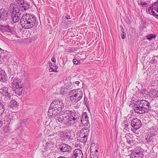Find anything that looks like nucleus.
Listing matches in <instances>:
<instances>
[{
	"label": "nucleus",
	"instance_id": "1",
	"mask_svg": "<svg viewBox=\"0 0 158 158\" xmlns=\"http://www.w3.org/2000/svg\"><path fill=\"white\" fill-rule=\"evenodd\" d=\"M35 16L31 13L23 14L20 20L21 25L25 29H29L35 25L36 22Z\"/></svg>",
	"mask_w": 158,
	"mask_h": 158
},
{
	"label": "nucleus",
	"instance_id": "2",
	"mask_svg": "<svg viewBox=\"0 0 158 158\" xmlns=\"http://www.w3.org/2000/svg\"><path fill=\"white\" fill-rule=\"evenodd\" d=\"M150 104V102L145 100H138L134 105V110L135 113L139 114L147 113L151 109Z\"/></svg>",
	"mask_w": 158,
	"mask_h": 158
},
{
	"label": "nucleus",
	"instance_id": "3",
	"mask_svg": "<svg viewBox=\"0 0 158 158\" xmlns=\"http://www.w3.org/2000/svg\"><path fill=\"white\" fill-rule=\"evenodd\" d=\"M62 101L55 100L51 104L48 111V115L50 117H54L61 111L64 107Z\"/></svg>",
	"mask_w": 158,
	"mask_h": 158
},
{
	"label": "nucleus",
	"instance_id": "4",
	"mask_svg": "<svg viewBox=\"0 0 158 158\" xmlns=\"http://www.w3.org/2000/svg\"><path fill=\"white\" fill-rule=\"evenodd\" d=\"M62 114L66 121V125L67 126L74 125L80 118V116L78 113L69 110H63L62 111Z\"/></svg>",
	"mask_w": 158,
	"mask_h": 158
},
{
	"label": "nucleus",
	"instance_id": "5",
	"mask_svg": "<svg viewBox=\"0 0 158 158\" xmlns=\"http://www.w3.org/2000/svg\"><path fill=\"white\" fill-rule=\"evenodd\" d=\"M10 75L9 79H11L12 83L13 86V91H15L16 95L20 96L23 94L22 89L23 85L21 84V82L19 81V79L17 78L14 72L10 73Z\"/></svg>",
	"mask_w": 158,
	"mask_h": 158
},
{
	"label": "nucleus",
	"instance_id": "6",
	"mask_svg": "<svg viewBox=\"0 0 158 158\" xmlns=\"http://www.w3.org/2000/svg\"><path fill=\"white\" fill-rule=\"evenodd\" d=\"M54 139H48L43 140L42 152H44L46 151L53 150L55 148L54 141Z\"/></svg>",
	"mask_w": 158,
	"mask_h": 158
},
{
	"label": "nucleus",
	"instance_id": "7",
	"mask_svg": "<svg viewBox=\"0 0 158 158\" xmlns=\"http://www.w3.org/2000/svg\"><path fill=\"white\" fill-rule=\"evenodd\" d=\"M143 152V149L140 147H136L132 150L130 158H143L144 155Z\"/></svg>",
	"mask_w": 158,
	"mask_h": 158
},
{
	"label": "nucleus",
	"instance_id": "8",
	"mask_svg": "<svg viewBox=\"0 0 158 158\" xmlns=\"http://www.w3.org/2000/svg\"><path fill=\"white\" fill-rule=\"evenodd\" d=\"M71 133L67 129L60 131L58 132V135L61 140L63 142L70 141L71 139Z\"/></svg>",
	"mask_w": 158,
	"mask_h": 158
},
{
	"label": "nucleus",
	"instance_id": "9",
	"mask_svg": "<svg viewBox=\"0 0 158 158\" xmlns=\"http://www.w3.org/2000/svg\"><path fill=\"white\" fill-rule=\"evenodd\" d=\"M15 2L17 4L20 5L18 7V10L20 11L24 12L26 10H28L31 8V6L29 3L27 1H25L24 0H15Z\"/></svg>",
	"mask_w": 158,
	"mask_h": 158
},
{
	"label": "nucleus",
	"instance_id": "10",
	"mask_svg": "<svg viewBox=\"0 0 158 158\" xmlns=\"http://www.w3.org/2000/svg\"><path fill=\"white\" fill-rule=\"evenodd\" d=\"M57 149L59 152H64L71 151L72 148L69 145L62 143L59 145Z\"/></svg>",
	"mask_w": 158,
	"mask_h": 158
},
{
	"label": "nucleus",
	"instance_id": "11",
	"mask_svg": "<svg viewBox=\"0 0 158 158\" xmlns=\"http://www.w3.org/2000/svg\"><path fill=\"white\" fill-rule=\"evenodd\" d=\"M131 125L134 129L138 130L142 126L141 122L140 119L137 118H134L131 121Z\"/></svg>",
	"mask_w": 158,
	"mask_h": 158
},
{
	"label": "nucleus",
	"instance_id": "12",
	"mask_svg": "<svg viewBox=\"0 0 158 158\" xmlns=\"http://www.w3.org/2000/svg\"><path fill=\"white\" fill-rule=\"evenodd\" d=\"M15 11V12H12L10 14V15L12 21L14 23H16L19 20L21 13L20 12V10Z\"/></svg>",
	"mask_w": 158,
	"mask_h": 158
},
{
	"label": "nucleus",
	"instance_id": "13",
	"mask_svg": "<svg viewBox=\"0 0 158 158\" xmlns=\"http://www.w3.org/2000/svg\"><path fill=\"white\" fill-rule=\"evenodd\" d=\"M71 155V158H83V155L82 151L80 149H77L73 151Z\"/></svg>",
	"mask_w": 158,
	"mask_h": 158
},
{
	"label": "nucleus",
	"instance_id": "14",
	"mask_svg": "<svg viewBox=\"0 0 158 158\" xmlns=\"http://www.w3.org/2000/svg\"><path fill=\"white\" fill-rule=\"evenodd\" d=\"M135 136V135H132L130 133L126 134L125 135V138L126 139L127 143L129 144L133 143L134 142V138Z\"/></svg>",
	"mask_w": 158,
	"mask_h": 158
},
{
	"label": "nucleus",
	"instance_id": "15",
	"mask_svg": "<svg viewBox=\"0 0 158 158\" xmlns=\"http://www.w3.org/2000/svg\"><path fill=\"white\" fill-rule=\"evenodd\" d=\"M8 14L7 10L1 9L0 10V19L3 21H5L8 18Z\"/></svg>",
	"mask_w": 158,
	"mask_h": 158
},
{
	"label": "nucleus",
	"instance_id": "16",
	"mask_svg": "<svg viewBox=\"0 0 158 158\" xmlns=\"http://www.w3.org/2000/svg\"><path fill=\"white\" fill-rule=\"evenodd\" d=\"M77 90L76 95L75 96L76 98H75L73 102H77L80 100L83 96V92L79 89H77Z\"/></svg>",
	"mask_w": 158,
	"mask_h": 158
},
{
	"label": "nucleus",
	"instance_id": "17",
	"mask_svg": "<svg viewBox=\"0 0 158 158\" xmlns=\"http://www.w3.org/2000/svg\"><path fill=\"white\" fill-rule=\"evenodd\" d=\"M88 117L86 112H84L82 114L80 120L83 125H85L88 122Z\"/></svg>",
	"mask_w": 158,
	"mask_h": 158
},
{
	"label": "nucleus",
	"instance_id": "18",
	"mask_svg": "<svg viewBox=\"0 0 158 158\" xmlns=\"http://www.w3.org/2000/svg\"><path fill=\"white\" fill-rule=\"evenodd\" d=\"M64 115H63L62 114V112L59 114H57L55 117H56V120L58 121V122L62 123H63L64 124H66V121H65V118H64Z\"/></svg>",
	"mask_w": 158,
	"mask_h": 158
},
{
	"label": "nucleus",
	"instance_id": "19",
	"mask_svg": "<svg viewBox=\"0 0 158 158\" xmlns=\"http://www.w3.org/2000/svg\"><path fill=\"white\" fill-rule=\"evenodd\" d=\"M157 129L156 127V126L154 125L149 129V135L151 136H154L157 133Z\"/></svg>",
	"mask_w": 158,
	"mask_h": 158
},
{
	"label": "nucleus",
	"instance_id": "20",
	"mask_svg": "<svg viewBox=\"0 0 158 158\" xmlns=\"http://www.w3.org/2000/svg\"><path fill=\"white\" fill-rule=\"evenodd\" d=\"M18 7H16L15 3H11L10 4L9 8H8V10L10 12V13L12 12H15V11H16L19 10Z\"/></svg>",
	"mask_w": 158,
	"mask_h": 158
},
{
	"label": "nucleus",
	"instance_id": "21",
	"mask_svg": "<svg viewBox=\"0 0 158 158\" xmlns=\"http://www.w3.org/2000/svg\"><path fill=\"white\" fill-rule=\"evenodd\" d=\"M77 91V89H75L71 90L70 92V98L72 102H74L75 98H76L75 96L76 95Z\"/></svg>",
	"mask_w": 158,
	"mask_h": 158
},
{
	"label": "nucleus",
	"instance_id": "22",
	"mask_svg": "<svg viewBox=\"0 0 158 158\" xmlns=\"http://www.w3.org/2000/svg\"><path fill=\"white\" fill-rule=\"evenodd\" d=\"M122 127L123 128L124 132H126L127 131H129V128L128 126L129 125L127 123V120H124L121 124Z\"/></svg>",
	"mask_w": 158,
	"mask_h": 158
},
{
	"label": "nucleus",
	"instance_id": "23",
	"mask_svg": "<svg viewBox=\"0 0 158 158\" xmlns=\"http://www.w3.org/2000/svg\"><path fill=\"white\" fill-rule=\"evenodd\" d=\"M88 136L89 135H87L85 134H84L83 135H79V141L83 143H86L87 140Z\"/></svg>",
	"mask_w": 158,
	"mask_h": 158
},
{
	"label": "nucleus",
	"instance_id": "24",
	"mask_svg": "<svg viewBox=\"0 0 158 158\" xmlns=\"http://www.w3.org/2000/svg\"><path fill=\"white\" fill-rule=\"evenodd\" d=\"M12 140H15L16 143L17 144L22 145L23 144L24 140L19 137H16L15 139L12 138Z\"/></svg>",
	"mask_w": 158,
	"mask_h": 158
},
{
	"label": "nucleus",
	"instance_id": "25",
	"mask_svg": "<svg viewBox=\"0 0 158 158\" xmlns=\"http://www.w3.org/2000/svg\"><path fill=\"white\" fill-rule=\"evenodd\" d=\"M89 130L88 128H87L86 127H85L80 131L79 135H83L85 134L87 135H89Z\"/></svg>",
	"mask_w": 158,
	"mask_h": 158
},
{
	"label": "nucleus",
	"instance_id": "26",
	"mask_svg": "<svg viewBox=\"0 0 158 158\" xmlns=\"http://www.w3.org/2000/svg\"><path fill=\"white\" fill-rule=\"evenodd\" d=\"M153 136H151V135H148L146 138V141L145 142V143L150 144L151 143L153 142L154 141L153 140L154 138Z\"/></svg>",
	"mask_w": 158,
	"mask_h": 158
},
{
	"label": "nucleus",
	"instance_id": "27",
	"mask_svg": "<svg viewBox=\"0 0 158 158\" xmlns=\"http://www.w3.org/2000/svg\"><path fill=\"white\" fill-rule=\"evenodd\" d=\"M10 106L13 109L16 108L18 106L17 102L15 100H11L10 102Z\"/></svg>",
	"mask_w": 158,
	"mask_h": 158
},
{
	"label": "nucleus",
	"instance_id": "28",
	"mask_svg": "<svg viewBox=\"0 0 158 158\" xmlns=\"http://www.w3.org/2000/svg\"><path fill=\"white\" fill-rule=\"evenodd\" d=\"M7 77L4 71V72L3 73V74L0 76V80L2 82H5L7 80Z\"/></svg>",
	"mask_w": 158,
	"mask_h": 158
},
{
	"label": "nucleus",
	"instance_id": "29",
	"mask_svg": "<svg viewBox=\"0 0 158 158\" xmlns=\"http://www.w3.org/2000/svg\"><path fill=\"white\" fill-rule=\"evenodd\" d=\"M11 93L8 90L7 92L4 93L2 95L7 100H10L11 97Z\"/></svg>",
	"mask_w": 158,
	"mask_h": 158
},
{
	"label": "nucleus",
	"instance_id": "30",
	"mask_svg": "<svg viewBox=\"0 0 158 158\" xmlns=\"http://www.w3.org/2000/svg\"><path fill=\"white\" fill-rule=\"evenodd\" d=\"M150 92L153 96L158 98V88L155 89H152Z\"/></svg>",
	"mask_w": 158,
	"mask_h": 158
},
{
	"label": "nucleus",
	"instance_id": "31",
	"mask_svg": "<svg viewBox=\"0 0 158 158\" xmlns=\"http://www.w3.org/2000/svg\"><path fill=\"white\" fill-rule=\"evenodd\" d=\"M1 30H3V31L10 32L11 30L10 27L8 25L7 26H1Z\"/></svg>",
	"mask_w": 158,
	"mask_h": 158
},
{
	"label": "nucleus",
	"instance_id": "32",
	"mask_svg": "<svg viewBox=\"0 0 158 158\" xmlns=\"http://www.w3.org/2000/svg\"><path fill=\"white\" fill-rule=\"evenodd\" d=\"M152 64H158V56H155L153 57L151 61Z\"/></svg>",
	"mask_w": 158,
	"mask_h": 158
},
{
	"label": "nucleus",
	"instance_id": "33",
	"mask_svg": "<svg viewBox=\"0 0 158 158\" xmlns=\"http://www.w3.org/2000/svg\"><path fill=\"white\" fill-rule=\"evenodd\" d=\"M8 90V88L7 87H3L0 89V94L2 95L4 93Z\"/></svg>",
	"mask_w": 158,
	"mask_h": 158
},
{
	"label": "nucleus",
	"instance_id": "34",
	"mask_svg": "<svg viewBox=\"0 0 158 158\" xmlns=\"http://www.w3.org/2000/svg\"><path fill=\"white\" fill-rule=\"evenodd\" d=\"M156 37V35L154 34H151L146 36V38L148 40H151L153 39H154Z\"/></svg>",
	"mask_w": 158,
	"mask_h": 158
},
{
	"label": "nucleus",
	"instance_id": "35",
	"mask_svg": "<svg viewBox=\"0 0 158 158\" xmlns=\"http://www.w3.org/2000/svg\"><path fill=\"white\" fill-rule=\"evenodd\" d=\"M98 153H95V152H90V156L91 158H98Z\"/></svg>",
	"mask_w": 158,
	"mask_h": 158
},
{
	"label": "nucleus",
	"instance_id": "36",
	"mask_svg": "<svg viewBox=\"0 0 158 158\" xmlns=\"http://www.w3.org/2000/svg\"><path fill=\"white\" fill-rule=\"evenodd\" d=\"M5 110L4 105L0 102V115L3 113Z\"/></svg>",
	"mask_w": 158,
	"mask_h": 158
},
{
	"label": "nucleus",
	"instance_id": "37",
	"mask_svg": "<svg viewBox=\"0 0 158 158\" xmlns=\"http://www.w3.org/2000/svg\"><path fill=\"white\" fill-rule=\"evenodd\" d=\"M8 114H9V113L6 112V115L3 118V120L6 122H10V118L8 115Z\"/></svg>",
	"mask_w": 158,
	"mask_h": 158
},
{
	"label": "nucleus",
	"instance_id": "38",
	"mask_svg": "<svg viewBox=\"0 0 158 158\" xmlns=\"http://www.w3.org/2000/svg\"><path fill=\"white\" fill-rule=\"evenodd\" d=\"M148 93V91L145 88L142 89L140 92V94H142L143 96H145Z\"/></svg>",
	"mask_w": 158,
	"mask_h": 158
},
{
	"label": "nucleus",
	"instance_id": "39",
	"mask_svg": "<svg viewBox=\"0 0 158 158\" xmlns=\"http://www.w3.org/2000/svg\"><path fill=\"white\" fill-rule=\"evenodd\" d=\"M57 69V67L56 65V66H55V68L53 69L52 67H50V68L49 69V71L50 72H57L58 71L56 70V69Z\"/></svg>",
	"mask_w": 158,
	"mask_h": 158
},
{
	"label": "nucleus",
	"instance_id": "40",
	"mask_svg": "<svg viewBox=\"0 0 158 158\" xmlns=\"http://www.w3.org/2000/svg\"><path fill=\"white\" fill-rule=\"evenodd\" d=\"M7 112L9 113V114H8V115L10 118V121L11 120H13L14 118L13 116H12V113L11 112V111L8 110Z\"/></svg>",
	"mask_w": 158,
	"mask_h": 158
},
{
	"label": "nucleus",
	"instance_id": "41",
	"mask_svg": "<svg viewBox=\"0 0 158 158\" xmlns=\"http://www.w3.org/2000/svg\"><path fill=\"white\" fill-rule=\"evenodd\" d=\"M73 62L74 64L75 65H77L80 64V60H78L76 58H74L73 60Z\"/></svg>",
	"mask_w": 158,
	"mask_h": 158
},
{
	"label": "nucleus",
	"instance_id": "42",
	"mask_svg": "<svg viewBox=\"0 0 158 158\" xmlns=\"http://www.w3.org/2000/svg\"><path fill=\"white\" fill-rule=\"evenodd\" d=\"M11 63L12 65H13V67L15 69H16V67L18 66V63L14 61V60H13L11 61Z\"/></svg>",
	"mask_w": 158,
	"mask_h": 158
},
{
	"label": "nucleus",
	"instance_id": "43",
	"mask_svg": "<svg viewBox=\"0 0 158 158\" xmlns=\"http://www.w3.org/2000/svg\"><path fill=\"white\" fill-rule=\"evenodd\" d=\"M151 12L152 15L155 16V18L158 19V15L154 11L152 10Z\"/></svg>",
	"mask_w": 158,
	"mask_h": 158
},
{
	"label": "nucleus",
	"instance_id": "44",
	"mask_svg": "<svg viewBox=\"0 0 158 158\" xmlns=\"http://www.w3.org/2000/svg\"><path fill=\"white\" fill-rule=\"evenodd\" d=\"M53 136H54V135H53V133L51 134L50 135H48V139H54L55 140V139H54L55 137H52Z\"/></svg>",
	"mask_w": 158,
	"mask_h": 158
},
{
	"label": "nucleus",
	"instance_id": "45",
	"mask_svg": "<svg viewBox=\"0 0 158 158\" xmlns=\"http://www.w3.org/2000/svg\"><path fill=\"white\" fill-rule=\"evenodd\" d=\"M49 66L50 67H51V66H53V67H55V66H55L56 64L55 63H54V64H52V63H51L50 61H49Z\"/></svg>",
	"mask_w": 158,
	"mask_h": 158
},
{
	"label": "nucleus",
	"instance_id": "46",
	"mask_svg": "<svg viewBox=\"0 0 158 158\" xmlns=\"http://www.w3.org/2000/svg\"><path fill=\"white\" fill-rule=\"evenodd\" d=\"M147 4V3L145 2H140V5L143 6L144 5H146Z\"/></svg>",
	"mask_w": 158,
	"mask_h": 158
},
{
	"label": "nucleus",
	"instance_id": "47",
	"mask_svg": "<svg viewBox=\"0 0 158 158\" xmlns=\"http://www.w3.org/2000/svg\"><path fill=\"white\" fill-rule=\"evenodd\" d=\"M25 119H22L20 121L22 125H24L25 124V122L27 121H25Z\"/></svg>",
	"mask_w": 158,
	"mask_h": 158
},
{
	"label": "nucleus",
	"instance_id": "48",
	"mask_svg": "<svg viewBox=\"0 0 158 158\" xmlns=\"http://www.w3.org/2000/svg\"><path fill=\"white\" fill-rule=\"evenodd\" d=\"M154 6H152H152L150 7L148 9V10L149 11H150V10H153V9L155 8V7H154Z\"/></svg>",
	"mask_w": 158,
	"mask_h": 158
},
{
	"label": "nucleus",
	"instance_id": "49",
	"mask_svg": "<svg viewBox=\"0 0 158 158\" xmlns=\"http://www.w3.org/2000/svg\"><path fill=\"white\" fill-rule=\"evenodd\" d=\"M51 60L53 62H54V63H55L56 61V60L55 57L54 56H53L51 59Z\"/></svg>",
	"mask_w": 158,
	"mask_h": 158
},
{
	"label": "nucleus",
	"instance_id": "50",
	"mask_svg": "<svg viewBox=\"0 0 158 158\" xmlns=\"http://www.w3.org/2000/svg\"><path fill=\"white\" fill-rule=\"evenodd\" d=\"M158 4V0H157L154 3L152 4V6H155V5H157Z\"/></svg>",
	"mask_w": 158,
	"mask_h": 158
},
{
	"label": "nucleus",
	"instance_id": "51",
	"mask_svg": "<svg viewBox=\"0 0 158 158\" xmlns=\"http://www.w3.org/2000/svg\"><path fill=\"white\" fill-rule=\"evenodd\" d=\"M4 71L2 69H0V77L2 75L3 73H4Z\"/></svg>",
	"mask_w": 158,
	"mask_h": 158
},
{
	"label": "nucleus",
	"instance_id": "52",
	"mask_svg": "<svg viewBox=\"0 0 158 158\" xmlns=\"http://www.w3.org/2000/svg\"><path fill=\"white\" fill-rule=\"evenodd\" d=\"M4 129V131H5L6 132L8 131V130H9V129H8V127L7 126L5 127Z\"/></svg>",
	"mask_w": 158,
	"mask_h": 158
},
{
	"label": "nucleus",
	"instance_id": "53",
	"mask_svg": "<svg viewBox=\"0 0 158 158\" xmlns=\"http://www.w3.org/2000/svg\"><path fill=\"white\" fill-rule=\"evenodd\" d=\"M65 19H70L71 18L69 15H67L65 16Z\"/></svg>",
	"mask_w": 158,
	"mask_h": 158
},
{
	"label": "nucleus",
	"instance_id": "54",
	"mask_svg": "<svg viewBox=\"0 0 158 158\" xmlns=\"http://www.w3.org/2000/svg\"><path fill=\"white\" fill-rule=\"evenodd\" d=\"M125 34H122V39H124L125 38Z\"/></svg>",
	"mask_w": 158,
	"mask_h": 158
},
{
	"label": "nucleus",
	"instance_id": "55",
	"mask_svg": "<svg viewBox=\"0 0 158 158\" xmlns=\"http://www.w3.org/2000/svg\"><path fill=\"white\" fill-rule=\"evenodd\" d=\"M58 133L57 132H55L53 133V135L54 136H56L57 135Z\"/></svg>",
	"mask_w": 158,
	"mask_h": 158
},
{
	"label": "nucleus",
	"instance_id": "56",
	"mask_svg": "<svg viewBox=\"0 0 158 158\" xmlns=\"http://www.w3.org/2000/svg\"><path fill=\"white\" fill-rule=\"evenodd\" d=\"M2 124L3 123L0 120V128L2 127Z\"/></svg>",
	"mask_w": 158,
	"mask_h": 158
},
{
	"label": "nucleus",
	"instance_id": "57",
	"mask_svg": "<svg viewBox=\"0 0 158 158\" xmlns=\"http://www.w3.org/2000/svg\"><path fill=\"white\" fill-rule=\"evenodd\" d=\"M80 83V82L79 81H76L75 82V84H77V85Z\"/></svg>",
	"mask_w": 158,
	"mask_h": 158
},
{
	"label": "nucleus",
	"instance_id": "58",
	"mask_svg": "<svg viewBox=\"0 0 158 158\" xmlns=\"http://www.w3.org/2000/svg\"><path fill=\"white\" fill-rule=\"evenodd\" d=\"M121 31L122 33H123V32H124V28H123L122 29H121Z\"/></svg>",
	"mask_w": 158,
	"mask_h": 158
},
{
	"label": "nucleus",
	"instance_id": "59",
	"mask_svg": "<svg viewBox=\"0 0 158 158\" xmlns=\"http://www.w3.org/2000/svg\"><path fill=\"white\" fill-rule=\"evenodd\" d=\"M57 158H65V157H64V156H60L58 157Z\"/></svg>",
	"mask_w": 158,
	"mask_h": 158
},
{
	"label": "nucleus",
	"instance_id": "60",
	"mask_svg": "<svg viewBox=\"0 0 158 158\" xmlns=\"http://www.w3.org/2000/svg\"><path fill=\"white\" fill-rule=\"evenodd\" d=\"M120 28H121V29H122L123 28V27L122 25H120Z\"/></svg>",
	"mask_w": 158,
	"mask_h": 158
},
{
	"label": "nucleus",
	"instance_id": "61",
	"mask_svg": "<svg viewBox=\"0 0 158 158\" xmlns=\"http://www.w3.org/2000/svg\"><path fill=\"white\" fill-rule=\"evenodd\" d=\"M98 151L97 150H96L94 152H95L96 153H98Z\"/></svg>",
	"mask_w": 158,
	"mask_h": 158
},
{
	"label": "nucleus",
	"instance_id": "62",
	"mask_svg": "<svg viewBox=\"0 0 158 158\" xmlns=\"http://www.w3.org/2000/svg\"><path fill=\"white\" fill-rule=\"evenodd\" d=\"M2 51H4V50L2 49L1 48H0V51L1 52H2Z\"/></svg>",
	"mask_w": 158,
	"mask_h": 158
},
{
	"label": "nucleus",
	"instance_id": "63",
	"mask_svg": "<svg viewBox=\"0 0 158 158\" xmlns=\"http://www.w3.org/2000/svg\"><path fill=\"white\" fill-rule=\"evenodd\" d=\"M64 90L63 91H62V92H61V94H64Z\"/></svg>",
	"mask_w": 158,
	"mask_h": 158
},
{
	"label": "nucleus",
	"instance_id": "64",
	"mask_svg": "<svg viewBox=\"0 0 158 158\" xmlns=\"http://www.w3.org/2000/svg\"><path fill=\"white\" fill-rule=\"evenodd\" d=\"M122 34H125V33L124 32H123V33H122Z\"/></svg>",
	"mask_w": 158,
	"mask_h": 158
}]
</instances>
